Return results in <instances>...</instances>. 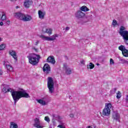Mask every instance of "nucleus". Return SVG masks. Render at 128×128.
Listing matches in <instances>:
<instances>
[{
	"instance_id": "79ce46f5",
	"label": "nucleus",
	"mask_w": 128,
	"mask_h": 128,
	"mask_svg": "<svg viewBox=\"0 0 128 128\" xmlns=\"http://www.w3.org/2000/svg\"><path fill=\"white\" fill-rule=\"evenodd\" d=\"M2 72L0 70V76H2Z\"/></svg>"
},
{
	"instance_id": "6e6552de",
	"label": "nucleus",
	"mask_w": 128,
	"mask_h": 128,
	"mask_svg": "<svg viewBox=\"0 0 128 128\" xmlns=\"http://www.w3.org/2000/svg\"><path fill=\"white\" fill-rule=\"evenodd\" d=\"M32 4H34L32 0H25L24 6L26 8H30Z\"/></svg>"
},
{
	"instance_id": "a878e982",
	"label": "nucleus",
	"mask_w": 128,
	"mask_h": 128,
	"mask_svg": "<svg viewBox=\"0 0 128 128\" xmlns=\"http://www.w3.org/2000/svg\"><path fill=\"white\" fill-rule=\"evenodd\" d=\"M6 48V44H2L0 45V50H4Z\"/></svg>"
},
{
	"instance_id": "9b49d317",
	"label": "nucleus",
	"mask_w": 128,
	"mask_h": 128,
	"mask_svg": "<svg viewBox=\"0 0 128 128\" xmlns=\"http://www.w3.org/2000/svg\"><path fill=\"white\" fill-rule=\"evenodd\" d=\"M43 72H46V74H50V66L48 64H45L43 66Z\"/></svg>"
},
{
	"instance_id": "72a5a7b5",
	"label": "nucleus",
	"mask_w": 128,
	"mask_h": 128,
	"mask_svg": "<svg viewBox=\"0 0 128 128\" xmlns=\"http://www.w3.org/2000/svg\"><path fill=\"white\" fill-rule=\"evenodd\" d=\"M40 42L38 40L36 41L35 43V46H38V44Z\"/></svg>"
},
{
	"instance_id": "37998d69",
	"label": "nucleus",
	"mask_w": 128,
	"mask_h": 128,
	"mask_svg": "<svg viewBox=\"0 0 128 128\" xmlns=\"http://www.w3.org/2000/svg\"><path fill=\"white\" fill-rule=\"evenodd\" d=\"M87 128H92V126H88Z\"/></svg>"
},
{
	"instance_id": "4468645a",
	"label": "nucleus",
	"mask_w": 128,
	"mask_h": 128,
	"mask_svg": "<svg viewBox=\"0 0 128 128\" xmlns=\"http://www.w3.org/2000/svg\"><path fill=\"white\" fill-rule=\"evenodd\" d=\"M75 16L76 18H82V17L85 16L84 13L82 12L80 10H78Z\"/></svg>"
},
{
	"instance_id": "a211bd4d",
	"label": "nucleus",
	"mask_w": 128,
	"mask_h": 128,
	"mask_svg": "<svg viewBox=\"0 0 128 128\" xmlns=\"http://www.w3.org/2000/svg\"><path fill=\"white\" fill-rule=\"evenodd\" d=\"M80 10H82V12H88V10H90V9H88V8L85 6H82L80 8Z\"/></svg>"
},
{
	"instance_id": "2f4dec72",
	"label": "nucleus",
	"mask_w": 128,
	"mask_h": 128,
	"mask_svg": "<svg viewBox=\"0 0 128 128\" xmlns=\"http://www.w3.org/2000/svg\"><path fill=\"white\" fill-rule=\"evenodd\" d=\"M36 128H44V126H42L38 125Z\"/></svg>"
},
{
	"instance_id": "393cba45",
	"label": "nucleus",
	"mask_w": 128,
	"mask_h": 128,
	"mask_svg": "<svg viewBox=\"0 0 128 128\" xmlns=\"http://www.w3.org/2000/svg\"><path fill=\"white\" fill-rule=\"evenodd\" d=\"M94 68V64H92V62H90L89 64V68L88 65V68H90V70H92Z\"/></svg>"
},
{
	"instance_id": "c03bdc74",
	"label": "nucleus",
	"mask_w": 128,
	"mask_h": 128,
	"mask_svg": "<svg viewBox=\"0 0 128 128\" xmlns=\"http://www.w3.org/2000/svg\"><path fill=\"white\" fill-rule=\"evenodd\" d=\"M16 8H18V6H16Z\"/></svg>"
},
{
	"instance_id": "423d86ee",
	"label": "nucleus",
	"mask_w": 128,
	"mask_h": 128,
	"mask_svg": "<svg viewBox=\"0 0 128 128\" xmlns=\"http://www.w3.org/2000/svg\"><path fill=\"white\" fill-rule=\"evenodd\" d=\"M110 108H112V104L110 103L106 104L105 108L102 112V116H110Z\"/></svg>"
},
{
	"instance_id": "a19ab883",
	"label": "nucleus",
	"mask_w": 128,
	"mask_h": 128,
	"mask_svg": "<svg viewBox=\"0 0 128 128\" xmlns=\"http://www.w3.org/2000/svg\"><path fill=\"white\" fill-rule=\"evenodd\" d=\"M2 64H3L4 66H6V61H4L2 62Z\"/></svg>"
},
{
	"instance_id": "f8f14e48",
	"label": "nucleus",
	"mask_w": 128,
	"mask_h": 128,
	"mask_svg": "<svg viewBox=\"0 0 128 128\" xmlns=\"http://www.w3.org/2000/svg\"><path fill=\"white\" fill-rule=\"evenodd\" d=\"M9 54L12 56L14 58V60H15L16 62H18V55H16V51L14 50H10L9 51Z\"/></svg>"
},
{
	"instance_id": "9d476101",
	"label": "nucleus",
	"mask_w": 128,
	"mask_h": 128,
	"mask_svg": "<svg viewBox=\"0 0 128 128\" xmlns=\"http://www.w3.org/2000/svg\"><path fill=\"white\" fill-rule=\"evenodd\" d=\"M42 32L44 34H48V36H51L52 34V30L51 28H48L44 27Z\"/></svg>"
},
{
	"instance_id": "7c9ffc66",
	"label": "nucleus",
	"mask_w": 128,
	"mask_h": 128,
	"mask_svg": "<svg viewBox=\"0 0 128 128\" xmlns=\"http://www.w3.org/2000/svg\"><path fill=\"white\" fill-rule=\"evenodd\" d=\"M80 64H84V60H81Z\"/></svg>"
},
{
	"instance_id": "4c0bfd02",
	"label": "nucleus",
	"mask_w": 128,
	"mask_h": 128,
	"mask_svg": "<svg viewBox=\"0 0 128 128\" xmlns=\"http://www.w3.org/2000/svg\"><path fill=\"white\" fill-rule=\"evenodd\" d=\"M64 126H62V125H58V128H62Z\"/></svg>"
},
{
	"instance_id": "f03ea898",
	"label": "nucleus",
	"mask_w": 128,
	"mask_h": 128,
	"mask_svg": "<svg viewBox=\"0 0 128 128\" xmlns=\"http://www.w3.org/2000/svg\"><path fill=\"white\" fill-rule=\"evenodd\" d=\"M27 58L28 60V62L32 66H36L40 60V56L34 54H31L27 56Z\"/></svg>"
},
{
	"instance_id": "20e7f679",
	"label": "nucleus",
	"mask_w": 128,
	"mask_h": 128,
	"mask_svg": "<svg viewBox=\"0 0 128 128\" xmlns=\"http://www.w3.org/2000/svg\"><path fill=\"white\" fill-rule=\"evenodd\" d=\"M119 34L122 36L126 44L128 45V31L126 30V27L121 26L120 28Z\"/></svg>"
},
{
	"instance_id": "ea45409f",
	"label": "nucleus",
	"mask_w": 128,
	"mask_h": 128,
	"mask_svg": "<svg viewBox=\"0 0 128 128\" xmlns=\"http://www.w3.org/2000/svg\"><path fill=\"white\" fill-rule=\"evenodd\" d=\"M126 101L128 102V95H126Z\"/></svg>"
},
{
	"instance_id": "b1692460",
	"label": "nucleus",
	"mask_w": 128,
	"mask_h": 128,
	"mask_svg": "<svg viewBox=\"0 0 128 128\" xmlns=\"http://www.w3.org/2000/svg\"><path fill=\"white\" fill-rule=\"evenodd\" d=\"M126 49V46H124V45H121L120 46H118V50H121V52H123Z\"/></svg>"
},
{
	"instance_id": "f704fd0d",
	"label": "nucleus",
	"mask_w": 128,
	"mask_h": 128,
	"mask_svg": "<svg viewBox=\"0 0 128 128\" xmlns=\"http://www.w3.org/2000/svg\"><path fill=\"white\" fill-rule=\"evenodd\" d=\"M0 26H4V22H0Z\"/></svg>"
},
{
	"instance_id": "5701e85b",
	"label": "nucleus",
	"mask_w": 128,
	"mask_h": 128,
	"mask_svg": "<svg viewBox=\"0 0 128 128\" xmlns=\"http://www.w3.org/2000/svg\"><path fill=\"white\" fill-rule=\"evenodd\" d=\"M66 74H72V70L68 67H66Z\"/></svg>"
},
{
	"instance_id": "1a4fd4ad",
	"label": "nucleus",
	"mask_w": 128,
	"mask_h": 128,
	"mask_svg": "<svg viewBox=\"0 0 128 128\" xmlns=\"http://www.w3.org/2000/svg\"><path fill=\"white\" fill-rule=\"evenodd\" d=\"M112 118H113L114 120L120 122V115L118 112H114L112 116Z\"/></svg>"
},
{
	"instance_id": "e433bc0d",
	"label": "nucleus",
	"mask_w": 128,
	"mask_h": 128,
	"mask_svg": "<svg viewBox=\"0 0 128 128\" xmlns=\"http://www.w3.org/2000/svg\"><path fill=\"white\" fill-rule=\"evenodd\" d=\"M123 60L124 62H126V64H128V62L126 60Z\"/></svg>"
},
{
	"instance_id": "f257e3e1",
	"label": "nucleus",
	"mask_w": 128,
	"mask_h": 128,
	"mask_svg": "<svg viewBox=\"0 0 128 128\" xmlns=\"http://www.w3.org/2000/svg\"><path fill=\"white\" fill-rule=\"evenodd\" d=\"M2 90L3 92L5 94L10 92H11V96L14 100V104H16V103L18 102L22 98H30V94L26 93L24 90L12 91V88L8 87H4Z\"/></svg>"
},
{
	"instance_id": "aec40b11",
	"label": "nucleus",
	"mask_w": 128,
	"mask_h": 128,
	"mask_svg": "<svg viewBox=\"0 0 128 128\" xmlns=\"http://www.w3.org/2000/svg\"><path fill=\"white\" fill-rule=\"evenodd\" d=\"M122 54L125 58H128V50L126 49L122 52Z\"/></svg>"
},
{
	"instance_id": "473e14b6",
	"label": "nucleus",
	"mask_w": 128,
	"mask_h": 128,
	"mask_svg": "<svg viewBox=\"0 0 128 128\" xmlns=\"http://www.w3.org/2000/svg\"><path fill=\"white\" fill-rule=\"evenodd\" d=\"M69 116L70 118H74V114H70Z\"/></svg>"
},
{
	"instance_id": "4be33fe9",
	"label": "nucleus",
	"mask_w": 128,
	"mask_h": 128,
	"mask_svg": "<svg viewBox=\"0 0 128 128\" xmlns=\"http://www.w3.org/2000/svg\"><path fill=\"white\" fill-rule=\"evenodd\" d=\"M38 104H42V106H46V101L42 100H38Z\"/></svg>"
},
{
	"instance_id": "ddd939ff",
	"label": "nucleus",
	"mask_w": 128,
	"mask_h": 128,
	"mask_svg": "<svg viewBox=\"0 0 128 128\" xmlns=\"http://www.w3.org/2000/svg\"><path fill=\"white\" fill-rule=\"evenodd\" d=\"M46 62H50L52 64H56V60H54V58L53 56H50L47 58Z\"/></svg>"
},
{
	"instance_id": "412c9836",
	"label": "nucleus",
	"mask_w": 128,
	"mask_h": 128,
	"mask_svg": "<svg viewBox=\"0 0 128 128\" xmlns=\"http://www.w3.org/2000/svg\"><path fill=\"white\" fill-rule=\"evenodd\" d=\"M6 68L10 72H12L14 70V68L10 64H6Z\"/></svg>"
},
{
	"instance_id": "a18cd8bd",
	"label": "nucleus",
	"mask_w": 128,
	"mask_h": 128,
	"mask_svg": "<svg viewBox=\"0 0 128 128\" xmlns=\"http://www.w3.org/2000/svg\"><path fill=\"white\" fill-rule=\"evenodd\" d=\"M11 2H14V0H10Z\"/></svg>"
},
{
	"instance_id": "c85d7f7f",
	"label": "nucleus",
	"mask_w": 128,
	"mask_h": 128,
	"mask_svg": "<svg viewBox=\"0 0 128 128\" xmlns=\"http://www.w3.org/2000/svg\"><path fill=\"white\" fill-rule=\"evenodd\" d=\"M118 24V22H116V20H114L112 22V25L115 26H116Z\"/></svg>"
},
{
	"instance_id": "bb28decb",
	"label": "nucleus",
	"mask_w": 128,
	"mask_h": 128,
	"mask_svg": "<svg viewBox=\"0 0 128 128\" xmlns=\"http://www.w3.org/2000/svg\"><path fill=\"white\" fill-rule=\"evenodd\" d=\"M117 98H122V94L120 91H118L116 94Z\"/></svg>"
},
{
	"instance_id": "cd10ccee",
	"label": "nucleus",
	"mask_w": 128,
	"mask_h": 128,
	"mask_svg": "<svg viewBox=\"0 0 128 128\" xmlns=\"http://www.w3.org/2000/svg\"><path fill=\"white\" fill-rule=\"evenodd\" d=\"M44 120H46V122H50V118H48V116L44 117Z\"/></svg>"
},
{
	"instance_id": "49530a36",
	"label": "nucleus",
	"mask_w": 128,
	"mask_h": 128,
	"mask_svg": "<svg viewBox=\"0 0 128 128\" xmlns=\"http://www.w3.org/2000/svg\"><path fill=\"white\" fill-rule=\"evenodd\" d=\"M0 40H2V38H0Z\"/></svg>"
},
{
	"instance_id": "f3484780",
	"label": "nucleus",
	"mask_w": 128,
	"mask_h": 128,
	"mask_svg": "<svg viewBox=\"0 0 128 128\" xmlns=\"http://www.w3.org/2000/svg\"><path fill=\"white\" fill-rule=\"evenodd\" d=\"M40 119L36 118L34 120V126L36 128L38 126H40Z\"/></svg>"
},
{
	"instance_id": "c9c22d12",
	"label": "nucleus",
	"mask_w": 128,
	"mask_h": 128,
	"mask_svg": "<svg viewBox=\"0 0 128 128\" xmlns=\"http://www.w3.org/2000/svg\"><path fill=\"white\" fill-rule=\"evenodd\" d=\"M10 20H8V21L6 22V24H8V26L10 25Z\"/></svg>"
},
{
	"instance_id": "2eb2a0df",
	"label": "nucleus",
	"mask_w": 128,
	"mask_h": 128,
	"mask_svg": "<svg viewBox=\"0 0 128 128\" xmlns=\"http://www.w3.org/2000/svg\"><path fill=\"white\" fill-rule=\"evenodd\" d=\"M38 14L39 18L40 20H44V16H46V12H42V11L39 10L38 11Z\"/></svg>"
},
{
	"instance_id": "58836bf2",
	"label": "nucleus",
	"mask_w": 128,
	"mask_h": 128,
	"mask_svg": "<svg viewBox=\"0 0 128 128\" xmlns=\"http://www.w3.org/2000/svg\"><path fill=\"white\" fill-rule=\"evenodd\" d=\"M66 30H70V27H66Z\"/></svg>"
},
{
	"instance_id": "de8ad7c7",
	"label": "nucleus",
	"mask_w": 128,
	"mask_h": 128,
	"mask_svg": "<svg viewBox=\"0 0 128 128\" xmlns=\"http://www.w3.org/2000/svg\"><path fill=\"white\" fill-rule=\"evenodd\" d=\"M62 128H65L63 126V127H62Z\"/></svg>"
},
{
	"instance_id": "39448f33",
	"label": "nucleus",
	"mask_w": 128,
	"mask_h": 128,
	"mask_svg": "<svg viewBox=\"0 0 128 128\" xmlns=\"http://www.w3.org/2000/svg\"><path fill=\"white\" fill-rule=\"evenodd\" d=\"M47 86L49 90V92L52 94L54 90V80L52 77H48V78Z\"/></svg>"
},
{
	"instance_id": "dca6fc26",
	"label": "nucleus",
	"mask_w": 128,
	"mask_h": 128,
	"mask_svg": "<svg viewBox=\"0 0 128 128\" xmlns=\"http://www.w3.org/2000/svg\"><path fill=\"white\" fill-rule=\"evenodd\" d=\"M0 20H6V16L4 12H2L1 14L0 12Z\"/></svg>"
},
{
	"instance_id": "6ab92c4d",
	"label": "nucleus",
	"mask_w": 128,
	"mask_h": 128,
	"mask_svg": "<svg viewBox=\"0 0 128 128\" xmlns=\"http://www.w3.org/2000/svg\"><path fill=\"white\" fill-rule=\"evenodd\" d=\"M10 128H18V124L14 122H10Z\"/></svg>"
},
{
	"instance_id": "c756f323",
	"label": "nucleus",
	"mask_w": 128,
	"mask_h": 128,
	"mask_svg": "<svg viewBox=\"0 0 128 128\" xmlns=\"http://www.w3.org/2000/svg\"><path fill=\"white\" fill-rule=\"evenodd\" d=\"M110 64H114V60H112V58L110 59Z\"/></svg>"
},
{
	"instance_id": "09e8293b",
	"label": "nucleus",
	"mask_w": 128,
	"mask_h": 128,
	"mask_svg": "<svg viewBox=\"0 0 128 128\" xmlns=\"http://www.w3.org/2000/svg\"><path fill=\"white\" fill-rule=\"evenodd\" d=\"M34 49H35V50H36V48H34Z\"/></svg>"
},
{
	"instance_id": "7ed1b4c3",
	"label": "nucleus",
	"mask_w": 128,
	"mask_h": 128,
	"mask_svg": "<svg viewBox=\"0 0 128 128\" xmlns=\"http://www.w3.org/2000/svg\"><path fill=\"white\" fill-rule=\"evenodd\" d=\"M14 16L16 18L22 20V22H30L32 20V17L28 14H26L21 12H16L14 14Z\"/></svg>"
},
{
	"instance_id": "0eeeda50",
	"label": "nucleus",
	"mask_w": 128,
	"mask_h": 128,
	"mask_svg": "<svg viewBox=\"0 0 128 128\" xmlns=\"http://www.w3.org/2000/svg\"><path fill=\"white\" fill-rule=\"evenodd\" d=\"M52 38H50V37L46 36L44 35L40 36V38H43L45 40H48V42H50V40H56V38H58V35L57 34H54L52 35Z\"/></svg>"
}]
</instances>
